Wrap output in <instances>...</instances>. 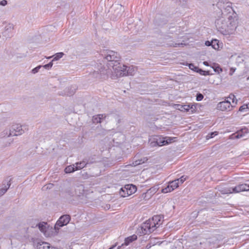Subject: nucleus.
Returning <instances> with one entry per match:
<instances>
[{
	"instance_id": "obj_1",
	"label": "nucleus",
	"mask_w": 249,
	"mask_h": 249,
	"mask_svg": "<svg viewBox=\"0 0 249 249\" xmlns=\"http://www.w3.org/2000/svg\"><path fill=\"white\" fill-rule=\"evenodd\" d=\"M231 5L232 3L228 0H219V8L222 15L228 16L227 19L221 20L219 25V32L224 36L233 34L238 26L237 15Z\"/></svg>"
},
{
	"instance_id": "obj_2",
	"label": "nucleus",
	"mask_w": 249,
	"mask_h": 249,
	"mask_svg": "<svg viewBox=\"0 0 249 249\" xmlns=\"http://www.w3.org/2000/svg\"><path fill=\"white\" fill-rule=\"evenodd\" d=\"M134 71L132 67H127L122 65L119 62H116V64L108 68V70L103 71L102 74L108 75L111 72V78L115 79L119 77L133 75Z\"/></svg>"
},
{
	"instance_id": "obj_3",
	"label": "nucleus",
	"mask_w": 249,
	"mask_h": 249,
	"mask_svg": "<svg viewBox=\"0 0 249 249\" xmlns=\"http://www.w3.org/2000/svg\"><path fill=\"white\" fill-rule=\"evenodd\" d=\"M162 224L161 217L159 215H154L143 223L138 229V232L141 234H149L153 232Z\"/></svg>"
},
{
	"instance_id": "obj_4",
	"label": "nucleus",
	"mask_w": 249,
	"mask_h": 249,
	"mask_svg": "<svg viewBox=\"0 0 249 249\" xmlns=\"http://www.w3.org/2000/svg\"><path fill=\"white\" fill-rule=\"evenodd\" d=\"M162 224L161 217L159 215H154L143 223L138 229V232L141 234H149L153 232Z\"/></svg>"
},
{
	"instance_id": "obj_5",
	"label": "nucleus",
	"mask_w": 249,
	"mask_h": 249,
	"mask_svg": "<svg viewBox=\"0 0 249 249\" xmlns=\"http://www.w3.org/2000/svg\"><path fill=\"white\" fill-rule=\"evenodd\" d=\"M27 130V127L26 125L14 124L12 125L9 130L6 129L3 131L4 136L10 137L20 135Z\"/></svg>"
},
{
	"instance_id": "obj_6",
	"label": "nucleus",
	"mask_w": 249,
	"mask_h": 249,
	"mask_svg": "<svg viewBox=\"0 0 249 249\" xmlns=\"http://www.w3.org/2000/svg\"><path fill=\"white\" fill-rule=\"evenodd\" d=\"M249 191V184H241L235 186L234 188H221L219 191L222 194H230L231 193H238L243 191Z\"/></svg>"
},
{
	"instance_id": "obj_7",
	"label": "nucleus",
	"mask_w": 249,
	"mask_h": 249,
	"mask_svg": "<svg viewBox=\"0 0 249 249\" xmlns=\"http://www.w3.org/2000/svg\"><path fill=\"white\" fill-rule=\"evenodd\" d=\"M36 227H38L40 231L46 237H51L57 234L55 231H53V228L49 226L46 222H42L38 223V224H36L35 226L34 225L32 226V228H33Z\"/></svg>"
},
{
	"instance_id": "obj_8",
	"label": "nucleus",
	"mask_w": 249,
	"mask_h": 249,
	"mask_svg": "<svg viewBox=\"0 0 249 249\" xmlns=\"http://www.w3.org/2000/svg\"><path fill=\"white\" fill-rule=\"evenodd\" d=\"M15 33V26L11 22L4 21L3 22V28L1 34L6 38H10L14 36Z\"/></svg>"
},
{
	"instance_id": "obj_9",
	"label": "nucleus",
	"mask_w": 249,
	"mask_h": 249,
	"mask_svg": "<svg viewBox=\"0 0 249 249\" xmlns=\"http://www.w3.org/2000/svg\"><path fill=\"white\" fill-rule=\"evenodd\" d=\"M137 188L132 184L125 185L119 192L120 195L123 197L128 196L136 192Z\"/></svg>"
},
{
	"instance_id": "obj_10",
	"label": "nucleus",
	"mask_w": 249,
	"mask_h": 249,
	"mask_svg": "<svg viewBox=\"0 0 249 249\" xmlns=\"http://www.w3.org/2000/svg\"><path fill=\"white\" fill-rule=\"evenodd\" d=\"M105 58L109 61L107 64L108 68L113 65L114 64H116V62H119L120 59L117 53L112 51H108Z\"/></svg>"
},
{
	"instance_id": "obj_11",
	"label": "nucleus",
	"mask_w": 249,
	"mask_h": 249,
	"mask_svg": "<svg viewBox=\"0 0 249 249\" xmlns=\"http://www.w3.org/2000/svg\"><path fill=\"white\" fill-rule=\"evenodd\" d=\"M70 219L71 217L69 215H64L59 218L54 226V230L55 231L56 234H57L58 232L59 228L67 225L69 223Z\"/></svg>"
},
{
	"instance_id": "obj_12",
	"label": "nucleus",
	"mask_w": 249,
	"mask_h": 249,
	"mask_svg": "<svg viewBox=\"0 0 249 249\" xmlns=\"http://www.w3.org/2000/svg\"><path fill=\"white\" fill-rule=\"evenodd\" d=\"M233 107L231 102L229 100L225 99L223 101L219 102V110L222 111H231Z\"/></svg>"
},
{
	"instance_id": "obj_13",
	"label": "nucleus",
	"mask_w": 249,
	"mask_h": 249,
	"mask_svg": "<svg viewBox=\"0 0 249 249\" xmlns=\"http://www.w3.org/2000/svg\"><path fill=\"white\" fill-rule=\"evenodd\" d=\"M249 133V130L247 127H244L238 130L234 133H233L230 136L231 139H240Z\"/></svg>"
},
{
	"instance_id": "obj_14",
	"label": "nucleus",
	"mask_w": 249,
	"mask_h": 249,
	"mask_svg": "<svg viewBox=\"0 0 249 249\" xmlns=\"http://www.w3.org/2000/svg\"><path fill=\"white\" fill-rule=\"evenodd\" d=\"M34 245V247L38 249H49L50 248V244L49 243L39 240L35 241Z\"/></svg>"
},
{
	"instance_id": "obj_15",
	"label": "nucleus",
	"mask_w": 249,
	"mask_h": 249,
	"mask_svg": "<svg viewBox=\"0 0 249 249\" xmlns=\"http://www.w3.org/2000/svg\"><path fill=\"white\" fill-rule=\"evenodd\" d=\"M137 239V236L135 234H133L129 237H127V238H125L124 243L122 244L121 247H124V246H128L131 243L136 240Z\"/></svg>"
},
{
	"instance_id": "obj_16",
	"label": "nucleus",
	"mask_w": 249,
	"mask_h": 249,
	"mask_svg": "<svg viewBox=\"0 0 249 249\" xmlns=\"http://www.w3.org/2000/svg\"><path fill=\"white\" fill-rule=\"evenodd\" d=\"M154 142L156 144H154V145L156 144L158 146H161L167 145V142L165 143L164 138L161 137L160 136H156L154 138Z\"/></svg>"
},
{
	"instance_id": "obj_17",
	"label": "nucleus",
	"mask_w": 249,
	"mask_h": 249,
	"mask_svg": "<svg viewBox=\"0 0 249 249\" xmlns=\"http://www.w3.org/2000/svg\"><path fill=\"white\" fill-rule=\"evenodd\" d=\"M188 67L190 69L194 71L199 72L201 74L205 75V71L199 69L198 67L195 66L193 64H189L188 65Z\"/></svg>"
},
{
	"instance_id": "obj_18",
	"label": "nucleus",
	"mask_w": 249,
	"mask_h": 249,
	"mask_svg": "<svg viewBox=\"0 0 249 249\" xmlns=\"http://www.w3.org/2000/svg\"><path fill=\"white\" fill-rule=\"evenodd\" d=\"M11 184L9 182H7V184H3L2 186L0 187V196L4 195L7 190L9 188Z\"/></svg>"
},
{
	"instance_id": "obj_19",
	"label": "nucleus",
	"mask_w": 249,
	"mask_h": 249,
	"mask_svg": "<svg viewBox=\"0 0 249 249\" xmlns=\"http://www.w3.org/2000/svg\"><path fill=\"white\" fill-rule=\"evenodd\" d=\"M104 118H105V116L103 114L95 115L93 117L92 121L94 124L100 123Z\"/></svg>"
},
{
	"instance_id": "obj_20",
	"label": "nucleus",
	"mask_w": 249,
	"mask_h": 249,
	"mask_svg": "<svg viewBox=\"0 0 249 249\" xmlns=\"http://www.w3.org/2000/svg\"><path fill=\"white\" fill-rule=\"evenodd\" d=\"M205 45L208 46L211 45L213 49L215 50L218 49V41L216 39L213 40L211 42L207 41L205 42Z\"/></svg>"
},
{
	"instance_id": "obj_21",
	"label": "nucleus",
	"mask_w": 249,
	"mask_h": 249,
	"mask_svg": "<svg viewBox=\"0 0 249 249\" xmlns=\"http://www.w3.org/2000/svg\"><path fill=\"white\" fill-rule=\"evenodd\" d=\"M75 171H76L75 164L68 166L65 169V172L66 173H72L74 172Z\"/></svg>"
},
{
	"instance_id": "obj_22",
	"label": "nucleus",
	"mask_w": 249,
	"mask_h": 249,
	"mask_svg": "<svg viewBox=\"0 0 249 249\" xmlns=\"http://www.w3.org/2000/svg\"><path fill=\"white\" fill-rule=\"evenodd\" d=\"M193 105H186L181 106L180 107V108L179 109L181 111H189L190 110H191V112H193L194 109L193 107Z\"/></svg>"
},
{
	"instance_id": "obj_23",
	"label": "nucleus",
	"mask_w": 249,
	"mask_h": 249,
	"mask_svg": "<svg viewBox=\"0 0 249 249\" xmlns=\"http://www.w3.org/2000/svg\"><path fill=\"white\" fill-rule=\"evenodd\" d=\"M87 162L85 161H80V162H77L75 164L76 170H80L86 166Z\"/></svg>"
},
{
	"instance_id": "obj_24",
	"label": "nucleus",
	"mask_w": 249,
	"mask_h": 249,
	"mask_svg": "<svg viewBox=\"0 0 249 249\" xmlns=\"http://www.w3.org/2000/svg\"><path fill=\"white\" fill-rule=\"evenodd\" d=\"M147 160V159L146 158L136 160L135 161H134L132 163V165H133V166H137V165H140V164L144 163Z\"/></svg>"
},
{
	"instance_id": "obj_25",
	"label": "nucleus",
	"mask_w": 249,
	"mask_h": 249,
	"mask_svg": "<svg viewBox=\"0 0 249 249\" xmlns=\"http://www.w3.org/2000/svg\"><path fill=\"white\" fill-rule=\"evenodd\" d=\"M173 190H173V188L172 187V185L169 182L168 186L166 187H165L161 190V192L162 193L165 194V193L171 192L173 191Z\"/></svg>"
},
{
	"instance_id": "obj_26",
	"label": "nucleus",
	"mask_w": 249,
	"mask_h": 249,
	"mask_svg": "<svg viewBox=\"0 0 249 249\" xmlns=\"http://www.w3.org/2000/svg\"><path fill=\"white\" fill-rule=\"evenodd\" d=\"M64 55V53L62 52L58 53H55L53 55L54 57H53L52 61H57V60H59V59L62 58Z\"/></svg>"
},
{
	"instance_id": "obj_27",
	"label": "nucleus",
	"mask_w": 249,
	"mask_h": 249,
	"mask_svg": "<svg viewBox=\"0 0 249 249\" xmlns=\"http://www.w3.org/2000/svg\"><path fill=\"white\" fill-rule=\"evenodd\" d=\"M187 177L182 176L179 178L175 180L177 181V182H178V183L179 185V184H182L187 179Z\"/></svg>"
},
{
	"instance_id": "obj_28",
	"label": "nucleus",
	"mask_w": 249,
	"mask_h": 249,
	"mask_svg": "<svg viewBox=\"0 0 249 249\" xmlns=\"http://www.w3.org/2000/svg\"><path fill=\"white\" fill-rule=\"evenodd\" d=\"M176 138L175 137H164L165 143L166 142H167V145L169 144L172 143V142H174L175 141V140L176 139Z\"/></svg>"
},
{
	"instance_id": "obj_29",
	"label": "nucleus",
	"mask_w": 249,
	"mask_h": 249,
	"mask_svg": "<svg viewBox=\"0 0 249 249\" xmlns=\"http://www.w3.org/2000/svg\"><path fill=\"white\" fill-rule=\"evenodd\" d=\"M248 109H249V105L248 104H244L239 107V111L244 112L247 111Z\"/></svg>"
},
{
	"instance_id": "obj_30",
	"label": "nucleus",
	"mask_w": 249,
	"mask_h": 249,
	"mask_svg": "<svg viewBox=\"0 0 249 249\" xmlns=\"http://www.w3.org/2000/svg\"><path fill=\"white\" fill-rule=\"evenodd\" d=\"M170 183L171 184L172 187L173 188L174 190L179 186L178 182H177L176 180L170 181Z\"/></svg>"
},
{
	"instance_id": "obj_31",
	"label": "nucleus",
	"mask_w": 249,
	"mask_h": 249,
	"mask_svg": "<svg viewBox=\"0 0 249 249\" xmlns=\"http://www.w3.org/2000/svg\"><path fill=\"white\" fill-rule=\"evenodd\" d=\"M227 98L231 100L233 103H234L235 102V104L237 103V100H236L235 96L233 94H230L229 96Z\"/></svg>"
},
{
	"instance_id": "obj_32",
	"label": "nucleus",
	"mask_w": 249,
	"mask_h": 249,
	"mask_svg": "<svg viewBox=\"0 0 249 249\" xmlns=\"http://www.w3.org/2000/svg\"><path fill=\"white\" fill-rule=\"evenodd\" d=\"M53 65V61L50 62L49 64H46L43 66V67L46 69H49L52 67Z\"/></svg>"
},
{
	"instance_id": "obj_33",
	"label": "nucleus",
	"mask_w": 249,
	"mask_h": 249,
	"mask_svg": "<svg viewBox=\"0 0 249 249\" xmlns=\"http://www.w3.org/2000/svg\"><path fill=\"white\" fill-rule=\"evenodd\" d=\"M203 98V95L201 93H198L196 95V100L197 101H201Z\"/></svg>"
},
{
	"instance_id": "obj_34",
	"label": "nucleus",
	"mask_w": 249,
	"mask_h": 249,
	"mask_svg": "<svg viewBox=\"0 0 249 249\" xmlns=\"http://www.w3.org/2000/svg\"><path fill=\"white\" fill-rule=\"evenodd\" d=\"M216 135H217L216 132H212L211 134H208L206 136V138H207V139H209L210 138L213 137L214 136H216Z\"/></svg>"
},
{
	"instance_id": "obj_35",
	"label": "nucleus",
	"mask_w": 249,
	"mask_h": 249,
	"mask_svg": "<svg viewBox=\"0 0 249 249\" xmlns=\"http://www.w3.org/2000/svg\"><path fill=\"white\" fill-rule=\"evenodd\" d=\"M41 67V66H38L35 68L34 69H33L32 71V73L34 74L37 73L38 71L39 70V69H40Z\"/></svg>"
},
{
	"instance_id": "obj_36",
	"label": "nucleus",
	"mask_w": 249,
	"mask_h": 249,
	"mask_svg": "<svg viewBox=\"0 0 249 249\" xmlns=\"http://www.w3.org/2000/svg\"><path fill=\"white\" fill-rule=\"evenodd\" d=\"M29 224L32 227V225H34V226H36V224H38L36 222V220L32 219L29 222Z\"/></svg>"
},
{
	"instance_id": "obj_37",
	"label": "nucleus",
	"mask_w": 249,
	"mask_h": 249,
	"mask_svg": "<svg viewBox=\"0 0 249 249\" xmlns=\"http://www.w3.org/2000/svg\"><path fill=\"white\" fill-rule=\"evenodd\" d=\"M7 4V1L6 0H2L0 1V5L2 6H4L6 5Z\"/></svg>"
},
{
	"instance_id": "obj_38",
	"label": "nucleus",
	"mask_w": 249,
	"mask_h": 249,
	"mask_svg": "<svg viewBox=\"0 0 249 249\" xmlns=\"http://www.w3.org/2000/svg\"><path fill=\"white\" fill-rule=\"evenodd\" d=\"M235 70H236V69H235V68H231L230 69V72H229V74L230 75H232L233 74V73L234 72Z\"/></svg>"
},
{
	"instance_id": "obj_39",
	"label": "nucleus",
	"mask_w": 249,
	"mask_h": 249,
	"mask_svg": "<svg viewBox=\"0 0 249 249\" xmlns=\"http://www.w3.org/2000/svg\"><path fill=\"white\" fill-rule=\"evenodd\" d=\"M164 243V242H161V243H159V242H157V243L156 244V243H155V242H153L152 241H151L150 244H152L153 246H157V245H158V246H159L160 244H162V243Z\"/></svg>"
},
{
	"instance_id": "obj_40",
	"label": "nucleus",
	"mask_w": 249,
	"mask_h": 249,
	"mask_svg": "<svg viewBox=\"0 0 249 249\" xmlns=\"http://www.w3.org/2000/svg\"><path fill=\"white\" fill-rule=\"evenodd\" d=\"M218 47H219V49L220 48H223V43L222 42L220 43V42L219 41V46H218Z\"/></svg>"
},
{
	"instance_id": "obj_41",
	"label": "nucleus",
	"mask_w": 249,
	"mask_h": 249,
	"mask_svg": "<svg viewBox=\"0 0 249 249\" xmlns=\"http://www.w3.org/2000/svg\"><path fill=\"white\" fill-rule=\"evenodd\" d=\"M78 190L82 191L83 192V191H84L83 187L82 186L78 187Z\"/></svg>"
},
{
	"instance_id": "obj_42",
	"label": "nucleus",
	"mask_w": 249,
	"mask_h": 249,
	"mask_svg": "<svg viewBox=\"0 0 249 249\" xmlns=\"http://www.w3.org/2000/svg\"><path fill=\"white\" fill-rule=\"evenodd\" d=\"M182 45H183V44H182V43H181V44H175V46H175V47H178V46H180V45H181V46H182Z\"/></svg>"
},
{
	"instance_id": "obj_43",
	"label": "nucleus",
	"mask_w": 249,
	"mask_h": 249,
	"mask_svg": "<svg viewBox=\"0 0 249 249\" xmlns=\"http://www.w3.org/2000/svg\"><path fill=\"white\" fill-rule=\"evenodd\" d=\"M219 69V74L220 73V72H222L223 71L222 68H220L219 66L218 67Z\"/></svg>"
},
{
	"instance_id": "obj_44",
	"label": "nucleus",
	"mask_w": 249,
	"mask_h": 249,
	"mask_svg": "<svg viewBox=\"0 0 249 249\" xmlns=\"http://www.w3.org/2000/svg\"><path fill=\"white\" fill-rule=\"evenodd\" d=\"M203 64H204V65H205V66H208V63L207 62H206V61H204V62H203Z\"/></svg>"
},
{
	"instance_id": "obj_45",
	"label": "nucleus",
	"mask_w": 249,
	"mask_h": 249,
	"mask_svg": "<svg viewBox=\"0 0 249 249\" xmlns=\"http://www.w3.org/2000/svg\"><path fill=\"white\" fill-rule=\"evenodd\" d=\"M116 246V245L110 247L108 249H113V248H114Z\"/></svg>"
},
{
	"instance_id": "obj_46",
	"label": "nucleus",
	"mask_w": 249,
	"mask_h": 249,
	"mask_svg": "<svg viewBox=\"0 0 249 249\" xmlns=\"http://www.w3.org/2000/svg\"><path fill=\"white\" fill-rule=\"evenodd\" d=\"M53 56H49V57H46V58L47 59H50L52 57H53Z\"/></svg>"
},
{
	"instance_id": "obj_47",
	"label": "nucleus",
	"mask_w": 249,
	"mask_h": 249,
	"mask_svg": "<svg viewBox=\"0 0 249 249\" xmlns=\"http://www.w3.org/2000/svg\"><path fill=\"white\" fill-rule=\"evenodd\" d=\"M52 185H52V184H49V185H48V186H52Z\"/></svg>"
},
{
	"instance_id": "obj_48",
	"label": "nucleus",
	"mask_w": 249,
	"mask_h": 249,
	"mask_svg": "<svg viewBox=\"0 0 249 249\" xmlns=\"http://www.w3.org/2000/svg\"><path fill=\"white\" fill-rule=\"evenodd\" d=\"M120 247H121V246H118V249H119Z\"/></svg>"
},
{
	"instance_id": "obj_49",
	"label": "nucleus",
	"mask_w": 249,
	"mask_h": 249,
	"mask_svg": "<svg viewBox=\"0 0 249 249\" xmlns=\"http://www.w3.org/2000/svg\"><path fill=\"white\" fill-rule=\"evenodd\" d=\"M178 242L179 243H181V242L180 241H178Z\"/></svg>"
}]
</instances>
